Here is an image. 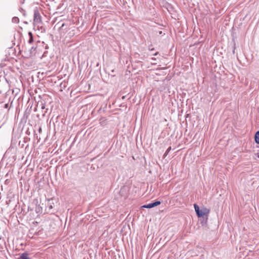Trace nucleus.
Instances as JSON below:
<instances>
[{
    "label": "nucleus",
    "instance_id": "obj_4",
    "mask_svg": "<svg viewBox=\"0 0 259 259\" xmlns=\"http://www.w3.org/2000/svg\"><path fill=\"white\" fill-rule=\"evenodd\" d=\"M254 140L257 144H259V131L257 132L254 136Z\"/></svg>",
    "mask_w": 259,
    "mask_h": 259
},
{
    "label": "nucleus",
    "instance_id": "obj_5",
    "mask_svg": "<svg viewBox=\"0 0 259 259\" xmlns=\"http://www.w3.org/2000/svg\"><path fill=\"white\" fill-rule=\"evenodd\" d=\"M194 208H195V210L196 211V213L197 216H198V215L199 214V212H200L199 207L196 204H194Z\"/></svg>",
    "mask_w": 259,
    "mask_h": 259
},
{
    "label": "nucleus",
    "instance_id": "obj_13",
    "mask_svg": "<svg viewBox=\"0 0 259 259\" xmlns=\"http://www.w3.org/2000/svg\"><path fill=\"white\" fill-rule=\"evenodd\" d=\"M257 157L259 158V154H258Z\"/></svg>",
    "mask_w": 259,
    "mask_h": 259
},
{
    "label": "nucleus",
    "instance_id": "obj_3",
    "mask_svg": "<svg viewBox=\"0 0 259 259\" xmlns=\"http://www.w3.org/2000/svg\"><path fill=\"white\" fill-rule=\"evenodd\" d=\"M209 209L205 207H203L201 209H200V212L198 217L199 218L202 217L205 215L208 214L209 213Z\"/></svg>",
    "mask_w": 259,
    "mask_h": 259
},
{
    "label": "nucleus",
    "instance_id": "obj_9",
    "mask_svg": "<svg viewBox=\"0 0 259 259\" xmlns=\"http://www.w3.org/2000/svg\"><path fill=\"white\" fill-rule=\"evenodd\" d=\"M41 108L42 109H44L45 108V105H42Z\"/></svg>",
    "mask_w": 259,
    "mask_h": 259
},
{
    "label": "nucleus",
    "instance_id": "obj_1",
    "mask_svg": "<svg viewBox=\"0 0 259 259\" xmlns=\"http://www.w3.org/2000/svg\"><path fill=\"white\" fill-rule=\"evenodd\" d=\"M41 16L37 11H35L34 14V24L35 25L41 22Z\"/></svg>",
    "mask_w": 259,
    "mask_h": 259
},
{
    "label": "nucleus",
    "instance_id": "obj_10",
    "mask_svg": "<svg viewBox=\"0 0 259 259\" xmlns=\"http://www.w3.org/2000/svg\"><path fill=\"white\" fill-rule=\"evenodd\" d=\"M38 131H39V133H40L41 132V128L40 127L39 128Z\"/></svg>",
    "mask_w": 259,
    "mask_h": 259
},
{
    "label": "nucleus",
    "instance_id": "obj_11",
    "mask_svg": "<svg viewBox=\"0 0 259 259\" xmlns=\"http://www.w3.org/2000/svg\"><path fill=\"white\" fill-rule=\"evenodd\" d=\"M52 207H53V206H52V205H50V206H49V209H52Z\"/></svg>",
    "mask_w": 259,
    "mask_h": 259
},
{
    "label": "nucleus",
    "instance_id": "obj_8",
    "mask_svg": "<svg viewBox=\"0 0 259 259\" xmlns=\"http://www.w3.org/2000/svg\"><path fill=\"white\" fill-rule=\"evenodd\" d=\"M170 149H171V147H169V148L167 149L166 151V152H165V155L167 154H168V152H169V151L170 150Z\"/></svg>",
    "mask_w": 259,
    "mask_h": 259
},
{
    "label": "nucleus",
    "instance_id": "obj_6",
    "mask_svg": "<svg viewBox=\"0 0 259 259\" xmlns=\"http://www.w3.org/2000/svg\"><path fill=\"white\" fill-rule=\"evenodd\" d=\"M20 258H21V259H29V258L28 257L27 254H25V253H23V254H22L21 255Z\"/></svg>",
    "mask_w": 259,
    "mask_h": 259
},
{
    "label": "nucleus",
    "instance_id": "obj_7",
    "mask_svg": "<svg viewBox=\"0 0 259 259\" xmlns=\"http://www.w3.org/2000/svg\"><path fill=\"white\" fill-rule=\"evenodd\" d=\"M12 21L14 23H18L19 22V19L17 17H14L12 19Z\"/></svg>",
    "mask_w": 259,
    "mask_h": 259
},
{
    "label": "nucleus",
    "instance_id": "obj_2",
    "mask_svg": "<svg viewBox=\"0 0 259 259\" xmlns=\"http://www.w3.org/2000/svg\"><path fill=\"white\" fill-rule=\"evenodd\" d=\"M160 204H161V202L160 201H155V202H154L153 203H149L148 204L144 205L142 206V207L146 208H152L153 207L158 206V205H159Z\"/></svg>",
    "mask_w": 259,
    "mask_h": 259
},
{
    "label": "nucleus",
    "instance_id": "obj_12",
    "mask_svg": "<svg viewBox=\"0 0 259 259\" xmlns=\"http://www.w3.org/2000/svg\"><path fill=\"white\" fill-rule=\"evenodd\" d=\"M8 105L7 104H5V107H6V108H7V107H8Z\"/></svg>",
    "mask_w": 259,
    "mask_h": 259
}]
</instances>
